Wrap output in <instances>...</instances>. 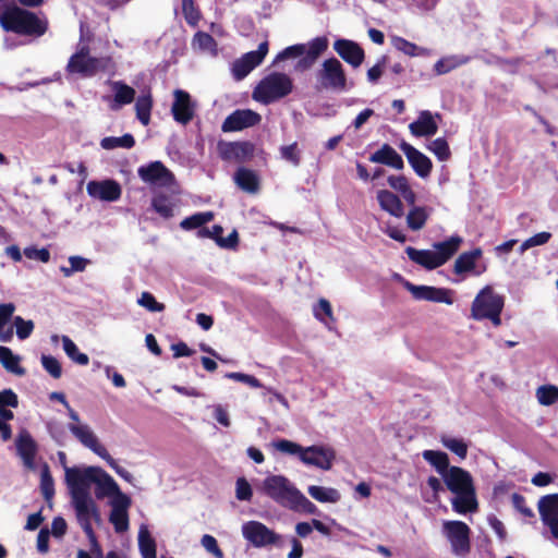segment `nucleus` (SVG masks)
I'll use <instances>...</instances> for the list:
<instances>
[{
	"instance_id": "1",
	"label": "nucleus",
	"mask_w": 558,
	"mask_h": 558,
	"mask_svg": "<svg viewBox=\"0 0 558 558\" xmlns=\"http://www.w3.org/2000/svg\"><path fill=\"white\" fill-rule=\"evenodd\" d=\"M93 471L94 469L80 470L75 466L65 470V482L72 495L76 518L86 536H93L92 520H100L98 508L88 492V483L95 481Z\"/></svg>"
},
{
	"instance_id": "2",
	"label": "nucleus",
	"mask_w": 558,
	"mask_h": 558,
	"mask_svg": "<svg viewBox=\"0 0 558 558\" xmlns=\"http://www.w3.org/2000/svg\"><path fill=\"white\" fill-rule=\"evenodd\" d=\"M0 26L4 32L20 36L39 38L49 27L46 16L17 5L14 1L5 3L0 12Z\"/></svg>"
},
{
	"instance_id": "3",
	"label": "nucleus",
	"mask_w": 558,
	"mask_h": 558,
	"mask_svg": "<svg viewBox=\"0 0 558 558\" xmlns=\"http://www.w3.org/2000/svg\"><path fill=\"white\" fill-rule=\"evenodd\" d=\"M463 239L460 235H452L442 242L434 243L433 247L436 251L408 246L405 253L413 263L433 270L445 265L459 251Z\"/></svg>"
},
{
	"instance_id": "4",
	"label": "nucleus",
	"mask_w": 558,
	"mask_h": 558,
	"mask_svg": "<svg viewBox=\"0 0 558 558\" xmlns=\"http://www.w3.org/2000/svg\"><path fill=\"white\" fill-rule=\"evenodd\" d=\"M293 87V80L288 74L271 72L257 83L253 89L252 97L257 102L270 105L289 96Z\"/></svg>"
},
{
	"instance_id": "5",
	"label": "nucleus",
	"mask_w": 558,
	"mask_h": 558,
	"mask_svg": "<svg viewBox=\"0 0 558 558\" xmlns=\"http://www.w3.org/2000/svg\"><path fill=\"white\" fill-rule=\"evenodd\" d=\"M505 298L495 292L492 286H485L475 295L471 305V318L474 320L488 319L495 327L501 325V313Z\"/></svg>"
},
{
	"instance_id": "6",
	"label": "nucleus",
	"mask_w": 558,
	"mask_h": 558,
	"mask_svg": "<svg viewBox=\"0 0 558 558\" xmlns=\"http://www.w3.org/2000/svg\"><path fill=\"white\" fill-rule=\"evenodd\" d=\"M316 90H331L335 93H342L351 87L342 63L336 58L331 57L322 63L316 74Z\"/></svg>"
},
{
	"instance_id": "7",
	"label": "nucleus",
	"mask_w": 558,
	"mask_h": 558,
	"mask_svg": "<svg viewBox=\"0 0 558 558\" xmlns=\"http://www.w3.org/2000/svg\"><path fill=\"white\" fill-rule=\"evenodd\" d=\"M112 65L113 62L110 57H90L89 48L83 46L69 59L66 71L69 73H80L83 76H93L99 71L108 70Z\"/></svg>"
},
{
	"instance_id": "8",
	"label": "nucleus",
	"mask_w": 558,
	"mask_h": 558,
	"mask_svg": "<svg viewBox=\"0 0 558 558\" xmlns=\"http://www.w3.org/2000/svg\"><path fill=\"white\" fill-rule=\"evenodd\" d=\"M262 492L278 505L289 508L298 488L283 475H269L262 484Z\"/></svg>"
},
{
	"instance_id": "9",
	"label": "nucleus",
	"mask_w": 558,
	"mask_h": 558,
	"mask_svg": "<svg viewBox=\"0 0 558 558\" xmlns=\"http://www.w3.org/2000/svg\"><path fill=\"white\" fill-rule=\"evenodd\" d=\"M137 175L143 182L159 187H170L177 182L173 172L159 160L141 166Z\"/></svg>"
},
{
	"instance_id": "10",
	"label": "nucleus",
	"mask_w": 558,
	"mask_h": 558,
	"mask_svg": "<svg viewBox=\"0 0 558 558\" xmlns=\"http://www.w3.org/2000/svg\"><path fill=\"white\" fill-rule=\"evenodd\" d=\"M444 532L454 555L464 556L470 551L471 530L466 523L458 520L446 521L444 522Z\"/></svg>"
},
{
	"instance_id": "11",
	"label": "nucleus",
	"mask_w": 558,
	"mask_h": 558,
	"mask_svg": "<svg viewBox=\"0 0 558 558\" xmlns=\"http://www.w3.org/2000/svg\"><path fill=\"white\" fill-rule=\"evenodd\" d=\"M269 50V44L264 40L258 45L257 50L248 51L241 58L236 59L232 64V74L236 81L246 77L256 66H258Z\"/></svg>"
},
{
	"instance_id": "12",
	"label": "nucleus",
	"mask_w": 558,
	"mask_h": 558,
	"mask_svg": "<svg viewBox=\"0 0 558 558\" xmlns=\"http://www.w3.org/2000/svg\"><path fill=\"white\" fill-rule=\"evenodd\" d=\"M242 534L254 547L277 544L281 536L259 521H248L242 526Z\"/></svg>"
},
{
	"instance_id": "13",
	"label": "nucleus",
	"mask_w": 558,
	"mask_h": 558,
	"mask_svg": "<svg viewBox=\"0 0 558 558\" xmlns=\"http://www.w3.org/2000/svg\"><path fill=\"white\" fill-rule=\"evenodd\" d=\"M219 157L225 161L244 162L254 156L255 145L251 142H223L217 145Z\"/></svg>"
},
{
	"instance_id": "14",
	"label": "nucleus",
	"mask_w": 558,
	"mask_h": 558,
	"mask_svg": "<svg viewBox=\"0 0 558 558\" xmlns=\"http://www.w3.org/2000/svg\"><path fill=\"white\" fill-rule=\"evenodd\" d=\"M262 117L251 109H236L222 122L221 130L225 133L239 132L259 124Z\"/></svg>"
},
{
	"instance_id": "15",
	"label": "nucleus",
	"mask_w": 558,
	"mask_h": 558,
	"mask_svg": "<svg viewBox=\"0 0 558 558\" xmlns=\"http://www.w3.org/2000/svg\"><path fill=\"white\" fill-rule=\"evenodd\" d=\"M404 287L415 300H425L448 305L453 303L452 291L449 289L432 286H415L409 281L404 283Z\"/></svg>"
},
{
	"instance_id": "16",
	"label": "nucleus",
	"mask_w": 558,
	"mask_h": 558,
	"mask_svg": "<svg viewBox=\"0 0 558 558\" xmlns=\"http://www.w3.org/2000/svg\"><path fill=\"white\" fill-rule=\"evenodd\" d=\"M174 100L171 106V113L174 121L186 125L195 116V102L192 101L191 95L183 89H175L173 93Z\"/></svg>"
},
{
	"instance_id": "17",
	"label": "nucleus",
	"mask_w": 558,
	"mask_h": 558,
	"mask_svg": "<svg viewBox=\"0 0 558 558\" xmlns=\"http://www.w3.org/2000/svg\"><path fill=\"white\" fill-rule=\"evenodd\" d=\"M337 54L353 69H357L365 60L364 49L354 40L339 38L333 43Z\"/></svg>"
},
{
	"instance_id": "18",
	"label": "nucleus",
	"mask_w": 558,
	"mask_h": 558,
	"mask_svg": "<svg viewBox=\"0 0 558 558\" xmlns=\"http://www.w3.org/2000/svg\"><path fill=\"white\" fill-rule=\"evenodd\" d=\"M442 480L446 487L454 495L475 488L471 473L460 466L452 465Z\"/></svg>"
},
{
	"instance_id": "19",
	"label": "nucleus",
	"mask_w": 558,
	"mask_h": 558,
	"mask_svg": "<svg viewBox=\"0 0 558 558\" xmlns=\"http://www.w3.org/2000/svg\"><path fill=\"white\" fill-rule=\"evenodd\" d=\"M483 251L481 247H475L469 252L461 253L453 264V272L463 276L472 272L474 276H480L486 271V266H478L477 260L482 257Z\"/></svg>"
},
{
	"instance_id": "20",
	"label": "nucleus",
	"mask_w": 558,
	"mask_h": 558,
	"mask_svg": "<svg viewBox=\"0 0 558 558\" xmlns=\"http://www.w3.org/2000/svg\"><path fill=\"white\" fill-rule=\"evenodd\" d=\"M86 190L90 197L105 202H116L122 194L120 184L114 180L89 181Z\"/></svg>"
},
{
	"instance_id": "21",
	"label": "nucleus",
	"mask_w": 558,
	"mask_h": 558,
	"mask_svg": "<svg viewBox=\"0 0 558 558\" xmlns=\"http://www.w3.org/2000/svg\"><path fill=\"white\" fill-rule=\"evenodd\" d=\"M400 149L405 155L410 166L420 178H427L433 170L432 160L422 151L407 142L400 144Z\"/></svg>"
},
{
	"instance_id": "22",
	"label": "nucleus",
	"mask_w": 558,
	"mask_h": 558,
	"mask_svg": "<svg viewBox=\"0 0 558 558\" xmlns=\"http://www.w3.org/2000/svg\"><path fill=\"white\" fill-rule=\"evenodd\" d=\"M435 119L440 120L441 114L438 112L433 114L429 110L421 111L417 119L409 125L411 134L416 137L435 135L438 131V124Z\"/></svg>"
},
{
	"instance_id": "23",
	"label": "nucleus",
	"mask_w": 558,
	"mask_h": 558,
	"mask_svg": "<svg viewBox=\"0 0 558 558\" xmlns=\"http://www.w3.org/2000/svg\"><path fill=\"white\" fill-rule=\"evenodd\" d=\"M333 459V450L319 446L308 447L304 449L301 454L302 462L308 465H315L323 470H330Z\"/></svg>"
},
{
	"instance_id": "24",
	"label": "nucleus",
	"mask_w": 558,
	"mask_h": 558,
	"mask_svg": "<svg viewBox=\"0 0 558 558\" xmlns=\"http://www.w3.org/2000/svg\"><path fill=\"white\" fill-rule=\"evenodd\" d=\"M69 430L84 445L101 459L108 456V450L99 442L96 435L87 425L70 424Z\"/></svg>"
},
{
	"instance_id": "25",
	"label": "nucleus",
	"mask_w": 558,
	"mask_h": 558,
	"mask_svg": "<svg viewBox=\"0 0 558 558\" xmlns=\"http://www.w3.org/2000/svg\"><path fill=\"white\" fill-rule=\"evenodd\" d=\"M131 499L125 494H120L114 500L113 508L109 515V521L113 524L116 532L122 533L129 527L128 508Z\"/></svg>"
},
{
	"instance_id": "26",
	"label": "nucleus",
	"mask_w": 558,
	"mask_h": 558,
	"mask_svg": "<svg viewBox=\"0 0 558 558\" xmlns=\"http://www.w3.org/2000/svg\"><path fill=\"white\" fill-rule=\"evenodd\" d=\"M328 48V39L325 36L315 37L308 43V49H305L304 56L298 61L295 69L298 71H306L311 69L316 60Z\"/></svg>"
},
{
	"instance_id": "27",
	"label": "nucleus",
	"mask_w": 558,
	"mask_h": 558,
	"mask_svg": "<svg viewBox=\"0 0 558 558\" xmlns=\"http://www.w3.org/2000/svg\"><path fill=\"white\" fill-rule=\"evenodd\" d=\"M16 450L19 456L22 458L25 466L34 468V462L37 453V444L33 439L32 435L23 429L15 441Z\"/></svg>"
},
{
	"instance_id": "28",
	"label": "nucleus",
	"mask_w": 558,
	"mask_h": 558,
	"mask_svg": "<svg viewBox=\"0 0 558 558\" xmlns=\"http://www.w3.org/2000/svg\"><path fill=\"white\" fill-rule=\"evenodd\" d=\"M368 159L371 162L385 165L396 170H402L404 168L402 157L389 144H384L378 150L373 153Z\"/></svg>"
},
{
	"instance_id": "29",
	"label": "nucleus",
	"mask_w": 558,
	"mask_h": 558,
	"mask_svg": "<svg viewBox=\"0 0 558 558\" xmlns=\"http://www.w3.org/2000/svg\"><path fill=\"white\" fill-rule=\"evenodd\" d=\"M377 201L380 208L396 218L404 216V206L398 195L389 190H379Z\"/></svg>"
},
{
	"instance_id": "30",
	"label": "nucleus",
	"mask_w": 558,
	"mask_h": 558,
	"mask_svg": "<svg viewBox=\"0 0 558 558\" xmlns=\"http://www.w3.org/2000/svg\"><path fill=\"white\" fill-rule=\"evenodd\" d=\"M451 505L453 511L460 514L477 511L478 501L476 498V488L456 494L454 498L451 500Z\"/></svg>"
},
{
	"instance_id": "31",
	"label": "nucleus",
	"mask_w": 558,
	"mask_h": 558,
	"mask_svg": "<svg viewBox=\"0 0 558 558\" xmlns=\"http://www.w3.org/2000/svg\"><path fill=\"white\" fill-rule=\"evenodd\" d=\"M234 182L242 191L250 194H256L260 189V180L257 173L244 167H240L235 171Z\"/></svg>"
},
{
	"instance_id": "32",
	"label": "nucleus",
	"mask_w": 558,
	"mask_h": 558,
	"mask_svg": "<svg viewBox=\"0 0 558 558\" xmlns=\"http://www.w3.org/2000/svg\"><path fill=\"white\" fill-rule=\"evenodd\" d=\"M87 469H94L92 476L95 478V481L88 483V488L95 483L102 490V495L117 494V497H119V495L122 494L116 481L102 469L97 466H88ZM97 496L100 497L101 494L97 493Z\"/></svg>"
},
{
	"instance_id": "33",
	"label": "nucleus",
	"mask_w": 558,
	"mask_h": 558,
	"mask_svg": "<svg viewBox=\"0 0 558 558\" xmlns=\"http://www.w3.org/2000/svg\"><path fill=\"white\" fill-rule=\"evenodd\" d=\"M433 213L432 207L413 206L407 215V226L412 231L423 229Z\"/></svg>"
},
{
	"instance_id": "34",
	"label": "nucleus",
	"mask_w": 558,
	"mask_h": 558,
	"mask_svg": "<svg viewBox=\"0 0 558 558\" xmlns=\"http://www.w3.org/2000/svg\"><path fill=\"white\" fill-rule=\"evenodd\" d=\"M538 512L544 524L558 519V494L543 496L538 500Z\"/></svg>"
},
{
	"instance_id": "35",
	"label": "nucleus",
	"mask_w": 558,
	"mask_h": 558,
	"mask_svg": "<svg viewBox=\"0 0 558 558\" xmlns=\"http://www.w3.org/2000/svg\"><path fill=\"white\" fill-rule=\"evenodd\" d=\"M151 208L163 219H170L174 216L175 204L171 197L165 193H157L150 202Z\"/></svg>"
},
{
	"instance_id": "36",
	"label": "nucleus",
	"mask_w": 558,
	"mask_h": 558,
	"mask_svg": "<svg viewBox=\"0 0 558 558\" xmlns=\"http://www.w3.org/2000/svg\"><path fill=\"white\" fill-rule=\"evenodd\" d=\"M422 457L425 461H427L430 465L435 468L438 474L441 477L449 471L451 468L449 464V457L446 452L440 450H424L422 452Z\"/></svg>"
},
{
	"instance_id": "37",
	"label": "nucleus",
	"mask_w": 558,
	"mask_h": 558,
	"mask_svg": "<svg viewBox=\"0 0 558 558\" xmlns=\"http://www.w3.org/2000/svg\"><path fill=\"white\" fill-rule=\"evenodd\" d=\"M20 356L14 355L8 347L0 345V364L10 373L19 376L25 374V368L20 365Z\"/></svg>"
},
{
	"instance_id": "38",
	"label": "nucleus",
	"mask_w": 558,
	"mask_h": 558,
	"mask_svg": "<svg viewBox=\"0 0 558 558\" xmlns=\"http://www.w3.org/2000/svg\"><path fill=\"white\" fill-rule=\"evenodd\" d=\"M470 61V57H463V56H450L446 58L439 59L434 64V71L437 75L447 74L450 71L466 64Z\"/></svg>"
},
{
	"instance_id": "39",
	"label": "nucleus",
	"mask_w": 558,
	"mask_h": 558,
	"mask_svg": "<svg viewBox=\"0 0 558 558\" xmlns=\"http://www.w3.org/2000/svg\"><path fill=\"white\" fill-rule=\"evenodd\" d=\"M112 89L114 92V102L117 107L131 104L135 98V89L122 81L112 83Z\"/></svg>"
},
{
	"instance_id": "40",
	"label": "nucleus",
	"mask_w": 558,
	"mask_h": 558,
	"mask_svg": "<svg viewBox=\"0 0 558 558\" xmlns=\"http://www.w3.org/2000/svg\"><path fill=\"white\" fill-rule=\"evenodd\" d=\"M214 218H215V214L213 211L196 213L190 217L184 218L180 222V227L185 231L199 229L204 225L213 221Z\"/></svg>"
},
{
	"instance_id": "41",
	"label": "nucleus",
	"mask_w": 558,
	"mask_h": 558,
	"mask_svg": "<svg viewBox=\"0 0 558 558\" xmlns=\"http://www.w3.org/2000/svg\"><path fill=\"white\" fill-rule=\"evenodd\" d=\"M153 108V98L150 94L141 95L135 102L136 118L144 125L147 126L150 122V112Z\"/></svg>"
},
{
	"instance_id": "42",
	"label": "nucleus",
	"mask_w": 558,
	"mask_h": 558,
	"mask_svg": "<svg viewBox=\"0 0 558 558\" xmlns=\"http://www.w3.org/2000/svg\"><path fill=\"white\" fill-rule=\"evenodd\" d=\"M138 547L143 558H157L156 542L146 527L140 530Z\"/></svg>"
},
{
	"instance_id": "43",
	"label": "nucleus",
	"mask_w": 558,
	"mask_h": 558,
	"mask_svg": "<svg viewBox=\"0 0 558 558\" xmlns=\"http://www.w3.org/2000/svg\"><path fill=\"white\" fill-rule=\"evenodd\" d=\"M307 493L319 502H337L340 499V494L335 488L312 485L308 487Z\"/></svg>"
},
{
	"instance_id": "44",
	"label": "nucleus",
	"mask_w": 558,
	"mask_h": 558,
	"mask_svg": "<svg viewBox=\"0 0 558 558\" xmlns=\"http://www.w3.org/2000/svg\"><path fill=\"white\" fill-rule=\"evenodd\" d=\"M62 344L65 354L76 364L78 365H87L89 363V357L87 354L78 351L77 345L73 342V340L68 337H62Z\"/></svg>"
},
{
	"instance_id": "45",
	"label": "nucleus",
	"mask_w": 558,
	"mask_h": 558,
	"mask_svg": "<svg viewBox=\"0 0 558 558\" xmlns=\"http://www.w3.org/2000/svg\"><path fill=\"white\" fill-rule=\"evenodd\" d=\"M40 490L45 500L50 502L54 496V481L47 463L43 465L40 471Z\"/></svg>"
},
{
	"instance_id": "46",
	"label": "nucleus",
	"mask_w": 558,
	"mask_h": 558,
	"mask_svg": "<svg viewBox=\"0 0 558 558\" xmlns=\"http://www.w3.org/2000/svg\"><path fill=\"white\" fill-rule=\"evenodd\" d=\"M100 145L104 149H114L118 147L132 148L135 145V140L132 134H124L120 137L108 136L101 140Z\"/></svg>"
},
{
	"instance_id": "47",
	"label": "nucleus",
	"mask_w": 558,
	"mask_h": 558,
	"mask_svg": "<svg viewBox=\"0 0 558 558\" xmlns=\"http://www.w3.org/2000/svg\"><path fill=\"white\" fill-rule=\"evenodd\" d=\"M536 398L539 404L549 407L558 401V387L555 385H543L536 389Z\"/></svg>"
},
{
	"instance_id": "48",
	"label": "nucleus",
	"mask_w": 558,
	"mask_h": 558,
	"mask_svg": "<svg viewBox=\"0 0 558 558\" xmlns=\"http://www.w3.org/2000/svg\"><path fill=\"white\" fill-rule=\"evenodd\" d=\"M193 47H197L202 51L217 52V41L216 39L208 33L197 32L192 40Z\"/></svg>"
},
{
	"instance_id": "49",
	"label": "nucleus",
	"mask_w": 558,
	"mask_h": 558,
	"mask_svg": "<svg viewBox=\"0 0 558 558\" xmlns=\"http://www.w3.org/2000/svg\"><path fill=\"white\" fill-rule=\"evenodd\" d=\"M288 509L293 511H301L307 514H315L318 510L317 507L310 499H307L299 489Z\"/></svg>"
},
{
	"instance_id": "50",
	"label": "nucleus",
	"mask_w": 558,
	"mask_h": 558,
	"mask_svg": "<svg viewBox=\"0 0 558 558\" xmlns=\"http://www.w3.org/2000/svg\"><path fill=\"white\" fill-rule=\"evenodd\" d=\"M427 148L440 161H447L451 157V150H450L449 144L444 137H438V138L434 140L427 146Z\"/></svg>"
},
{
	"instance_id": "51",
	"label": "nucleus",
	"mask_w": 558,
	"mask_h": 558,
	"mask_svg": "<svg viewBox=\"0 0 558 558\" xmlns=\"http://www.w3.org/2000/svg\"><path fill=\"white\" fill-rule=\"evenodd\" d=\"M182 13L186 23L193 27L198 24L202 17L201 11L194 0H182Z\"/></svg>"
},
{
	"instance_id": "52",
	"label": "nucleus",
	"mask_w": 558,
	"mask_h": 558,
	"mask_svg": "<svg viewBox=\"0 0 558 558\" xmlns=\"http://www.w3.org/2000/svg\"><path fill=\"white\" fill-rule=\"evenodd\" d=\"M441 442L447 449L457 454L460 459L466 458L468 444L463 439L453 437H442Z\"/></svg>"
},
{
	"instance_id": "53",
	"label": "nucleus",
	"mask_w": 558,
	"mask_h": 558,
	"mask_svg": "<svg viewBox=\"0 0 558 558\" xmlns=\"http://www.w3.org/2000/svg\"><path fill=\"white\" fill-rule=\"evenodd\" d=\"M392 46L409 57H416L423 51L422 48L403 37L396 36L392 38Z\"/></svg>"
},
{
	"instance_id": "54",
	"label": "nucleus",
	"mask_w": 558,
	"mask_h": 558,
	"mask_svg": "<svg viewBox=\"0 0 558 558\" xmlns=\"http://www.w3.org/2000/svg\"><path fill=\"white\" fill-rule=\"evenodd\" d=\"M314 316L322 323H327L326 317L329 320L335 322L330 302L326 299H320L314 307Z\"/></svg>"
},
{
	"instance_id": "55",
	"label": "nucleus",
	"mask_w": 558,
	"mask_h": 558,
	"mask_svg": "<svg viewBox=\"0 0 558 558\" xmlns=\"http://www.w3.org/2000/svg\"><path fill=\"white\" fill-rule=\"evenodd\" d=\"M137 302L141 306L145 307L146 310L153 313L163 312L166 308L163 303L158 302L156 298L150 292L147 291L141 294V298L138 299Z\"/></svg>"
},
{
	"instance_id": "56",
	"label": "nucleus",
	"mask_w": 558,
	"mask_h": 558,
	"mask_svg": "<svg viewBox=\"0 0 558 558\" xmlns=\"http://www.w3.org/2000/svg\"><path fill=\"white\" fill-rule=\"evenodd\" d=\"M304 53H305V45L304 44L292 45V46L284 48L282 51H280L276 56L274 63H277V62H280V61H283L287 59H291V58H299V57L304 56Z\"/></svg>"
},
{
	"instance_id": "57",
	"label": "nucleus",
	"mask_w": 558,
	"mask_h": 558,
	"mask_svg": "<svg viewBox=\"0 0 558 558\" xmlns=\"http://www.w3.org/2000/svg\"><path fill=\"white\" fill-rule=\"evenodd\" d=\"M41 365L44 369L53 378L58 379L62 375V367L60 362L51 355L41 356Z\"/></svg>"
},
{
	"instance_id": "58",
	"label": "nucleus",
	"mask_w": 558,
	"mask_h": 558,
	"mask_svg": "<svg viewBox=\"0 0 558 558\" xmlns=\"http://www.w3.org/2000/svg\"><path fill=\"white\" fill-rule=\"evenodd\" d=\"M13 323L16 328V336L21 340L27 339L35 327L33 320H25L21 316H15Z\"/></svg>"
},
{
	"instance_id": "59",
	"label": "nucleus",
	"mask_w": 558,
	"mask_h": 558,
	"mask_svg": "<svg viewBox=\"0 0 558 558\" xmlns=\"http://www.w3.org/2000/svg\"><path fill=\"white\" fill-rule=\"evenodd\" d=\"M281 157L291 162L293 166H299L301 162L300 150L298 149V143H292L280 148Z\"/></svg>"
},
{
	"instance_id": "60",
	"label": "nucleus",
	"mask_w": 558,
	"mask_h": 558,
	"mask_svg": "<svg viewBox=\"0 0 558 558\" xmlns=\"http://www.w3.org/2000/svg\"><path fill=\"white\" fill-rule=\"evenodd\" d=\"M274 448H276L278 451L288 453V454H302V451L304 450L300 445L288 440V439H279L272 442Z\"/></svg>"
},
{
	"instance_id": "61",
	"label": "nucleus",
	"mask_w": 558,
	"mask_h": 558,
	"mask_svg": "<svg viewBox=\"0 0 558 558\" xmlns=\"http://www.w3.org/2000/svg\"><path fill=\"white\" fill-rule=\"evenodd\" d=\"M511 501L517 511H519L525 518H534L533 510L526 506L525 497L519 493H513Z\"/></svg>"
},
{
	"instance_id": "62",
	"label": "nucleus",
	"mask_w": 558,
	"mask_h": 558,
	"mask_svg": "<svg viewBox=\"0 0 558 558\" xmlns=\"http://www.w3.org/2000/svg\"><path fill=\"white\" fill-rule=\"evenodd\" d=\"M201 544L208 553L214 555L216 558L225 557L223 551L219 547L217 539L213 535H209V534L203 535V537L201 539Z\"/></svg>"
},
{
	"instance_id": "63",
	"label": "nucleus",
	"mask_w": 558,
	"mask_h": 558,
	"mask_svg": "<svg viewBox=\"0 0 558 558\" xmlns=\"http://www.w3.org/2000/svg\"><path fill=\"white\" fill-rule=\"evenodd\" d=\"M253 495L252 487L245 477L236 480L235 496L239 500L248 501Z\"/></svg>"
},
{
	"instance_id": "64",
	"label": "nucleus",
	"mask_w": 558,
	"mask_h": 558,
	"mask_svg": "<svg viewBox=\"0 0 558 558\" xmlns=\"http://www.w3.org/2000/svg\"><path fill=\"white\" fill-rule=\"evenodd\" d=\"M19 407V397L12 389L0 391V410L7 408L16 409Z\"/></svg>"
}]
</instances>
